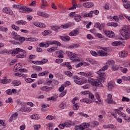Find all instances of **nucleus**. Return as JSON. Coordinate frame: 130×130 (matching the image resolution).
Here are the masks:
<instances>
[{
  "label": "nucleus",
  "instance_id": "obj_50",
  "mask_svg": "<svg viewBox=\"0 0 130 130\" xmlns=\"http://www.w3.org/2000/svg\"><path fill=\"white\" fill-rule=\"evenodd\" d=\"M90 53L93 56H97L98 55V52H96L94 51H90Z\"/></svg>",
  "mask_w": 130,
  "mask_h": 130
},
{
  "label": "nucleus",
  "instance_id": "obj_26",
  "mask_svg": "<svg viewBox=\"0 0 130 130\" xmlns=\"http://www.w3.org/2000/svg\"><path fill=\"white\" fill-rule=\"evenodd\" d=\"M51 29L56 32H58V30H60V27L58 26H53L51 27Z\"/></svg>",
  "mask_w": 130,
  "mask_h": 130
},
{
  "label": "nucleus",
  "instance_id": "obj_31",
  "mask_svg": "<svg viewBox=\"0 0 130 130\" xmlns=\"http://www.w3.org/2000/svg\"><path fill=\"white\" fill-rule=\"evenodd\" d=\"M119 70L121 71V72H122V73H123L124 74H126V72H127V69L123 67H120Z\"/></svg>",
  "mask_w": 130,
  "mask_h": 130
},
{
  "label": "nucleus",
  "instance_id": "obj_15",
  "mask_svg": "<svg viewBox=\"0 0 130 130\" xmlns=\"http://www.w3.org/2000/svg\"><path fill=\"white\" fill-rule=\"evenodd\" d=\"M60 38L62 41H70L71 40V38L68 36H60Z\"/></svg>",
  "mask_w": 130,
  "mask_h": 130
},
{
  "label": "nucleus",
  "instance_id": "obj_7",
  "mask_svg": "<svg viewBox=\"0 0 130 130\" xmlns=\"http://www.w3.org/2000/svg\"><path fill=\"white\" fill-rule=\"evenodd\" d=\"M3 12L5 14H8V15H11V16H13V15H14L13 11L10 9V8H9L8 7H5L4 8H3Z\"/></svg>",
  "mask_w": 130,
  "mask_h": 130
},
{
  "label": "nucleus",
  "instance_id": "obj_60",
  "mask_svg": "<svg viewBox=\"0 0 130 130\" xmlns=\"http://www.w3.org/2000/svg\"><path fill=\"white\" fill-rule=\"evenodd\" d=\"M48 61L47 59H43L41 61V64H44V63H46Z\"/></svg>",
  "mask_w": 130,
  "mask_h": 130
},
{
  "label": "nucleus",
  "instance_id": "obj_14",
  "mask_svg": "<svg viewBox=\"0 0 130 130\" xmlns=\"http://www.w3.org/2000/svg\"><path fill=\"white\" fill-rule=\"evenodd\" d=\"M120 57H126L127 56V52L125 51H122L119 53Z\"/></svg>",
  "mask_w": 130,
  "mask_h": 130
},
{
  "label": "nucleus",
  "instance_id": "obj_35",
  "mask_svg": "<svg viewBox=\"0 0 130 130\" xmlns=\"http://www.w3.org/2000/svg\"><path fill=\"white\" fill-rule=\"evenodd\" d=\"M16 50L17 52V53H18L19 52H23V53H26V51L19 48H16Z\"/></svg>",
  "mask_w": 130,
  "mask_h": 130
},
{
  "label": "nucleus",
  "instance_id": "obj_13",
  "mask_svg": "<svg viewBox=\"0 0 130 130\" xmlns=\"http://www.w3.org/2000/svg\"><path fill=\"white\" fill-rule=\"evenodd\" d=\"M61 66L62 67H67L68 69H69V70H72V66H71L70 62H63L61 64Z\"/></svg>",
  "mask_w": 130,
  "mask_h": 130
},
{
  "label": "nucleus",
  "instance_id": "obj_51",
  "mask_svg": "<svg viewBox=\"0 0 130 130\" xmlns=\"http://www.w3.org/2000/svg\"><path fill=\"white\" fill-rule=\"evenodd\" d=\"M12 29H14V30H16V31H19V30H20L19 26H17L15 25H12Z\"/></svg>",
  "mask_w": 130,
  "mask_h": 130
},
{
  "label": "nucleus",
  "instance_id": "obj_38",
  "mask_svg": "<svg viewBox=\"0 0 130 130\" xmlns=\"http://www.w3.org/2000/svg\"><path fill=\"white\" fill-rule=\"evenodd\" d=\"M46 119H49V120H52V119H55V116H52L50 115H49L47 117Z\"/></svg>",
  "mask_w": 130,
  "mask_h": 130
},
{
  "label": "nucleus",
  "instance_id": "obj_33",
  "mask_svg": "<svg viewBox=\"0 0 130 130\" xmlns=\"http://www.w3.org/2000/svg\"><path fill=\"white\" fill-rule=\"evenodd\" d=\"M14 71L15 72H19L21 71V67H18L17 65H15L14 67Z\"/></svg>",
  "mask_w": 130,
  "mask_h": 130
},
{
  "label": "nucleus",
  "instance_id": "obj_55",
  "mask_svg": "<svg viewBox=\"0 0 130 130\" xmlns=\"http://www.w3.org/2000/svg\"><path fill=\"white\" fill-rule=\"evenodd\" d=\"M85 103H87V104H91L93 101L92 100L89 99H85Z\"/></svg>",
  "mask_w": 130,
  "mask_h": 130
},
{
  "label": "nucleus",
  "instance_id": "obj_62",
  "mask_svg": "<svg viewBox=\"0 0 130 130\" xmlns=\"http://www.w3.org/2000/svg\"><path fill=\"white\" fill-rule=\"evenodd\" d=\"M34 70H36V71H42V68L37 66L36 67H34Z\"/></svg>",
  "mask_w": 130,
  "mask_h": 130
},
{
  "label": "nucleus",
  "instance_id": "obj_39",
  "mask_svg": "<svg viewBox=\"0 0 130 130\" xmlns=\"http://www.w3.org/2000/svg\"><path fill=\"white\" fill-rule=\"evenodd\" d=\"M74 82L77 85H83L84 84V82L80 80H74Z\"/></svg>",
  "mask_w": 130,
  "mask_h": 130
},
{
  "label": "nucleus",
  "instance_id": "obj_52",
  "mask_svg": "<svg viewBox=\"0 0 130 130\" xmlns=\"http://www.w3.org/2000/svg\"><path fill=\"white\" fill-rule=\"evenodd\" d=\"M64 84H62L61 87L59 88V92H62L63 90H64Z\"/></svg>",
  "mask_w": 130,
  "mask_h": 130
},
{
  "label": "nucleus",
  "instance_id": "obj_18",
  "mask_svg": "<svg viewBox=\"0 0 130 130\" xmlns=\"http://www.w3.org/2000/svg\"><path fill=\"white\" fill-rule=\"evenodd\" d=\"M18 114L17 113H15L14 114H13L11 117L9 118V121L10 122H12V121H13V118H14V119H16V118H17V116H18Z\"/></svg>",
  "mask_w": 130,
  "mask_h": 130
},
{
  "label": "nucleus",
  "instance_id": "obj_34",
  "mask_svg": "<svg viewBox=\"0 0 130 130\" xmlns=\"http://www.w3.org/2000/svg\"><path fill=\"white\" fill-rule=\"evenodd\" d=\"M94 27H96V28H98V29H99V30H102V26H101V24H100L99 22L96 23Z\"/></svg>",
  "mask_w": 130,
  "mask_h": 130
},
{
  "label": "nucleus",
  "instance_id": "obj_30",
  "mask_svg": "<svg viewBox=\"0 0 130 130\" xmlns=\"http://www.w3.org/2000/svg\"><path fill=\"white\" fill-rule=\"evenodd\" d=\"M25 54H26V53H23L22 54H20L16 55V57L17 58H24V57H26V55H25Z\"/></svg>",
  "mask_w": 130,
  "mask_h": 130
},
{
  "label": "nucleus",
  "instance_id": "obj_3",
  "mask_svg": "<svg viewBox=\"0 0 130 130\" xmlns=\"http://www.w3.org/2000/svg\"><path fill=\"white\" fill-rule=\"evenodd\" d=\"M19 42L21 43H23L24 41H37L38 40L36 38H25L24 37H20L19 39Z\"/></svg>",
  "mask_w": 130,
  "mask_h": 130
},
{
  "label": "nucleus",
  "instance_id": "obj_32",
  "mask_svg": "<svg viewBox=\"0 0 130 130\" xmlns=\"http://www.w3.org/2000/svg\"><path fill=\"white\" fill-rule=\"evenodd\" d=\"M122 79L123 81H125L126 82H130V76H128V77H125V76H123L122 77Z\"/></svg>",
  "mask_w": 130,
  "mask_h": 130
},
{
  "label": "nucleus",
  "instance_id": "obj_45",
  "mask_svg": "<svg viewBox=\"0 0 130 130\" xmlns=\"http://www.w3.org/2000/svg\"><path fill=\"white\" fill-rule=\"evenodd\" d=\"M88 97L89 98H90V100H91V101H93V100H94V94H93V93H88Z\"/></svg>",
  "mask_w": 130,
  "mask_h": 130
},
{
  "label": "nucleus",
  "instance_id": "obj_8",
  "mask_svg": "<svg viewBox=\"0 0 130 130\" xmlns=\"http://www.w3.org/2000/svg\"><path fill=\"white\" fill-rule=\"evenodd\" d=\"M89 126L90 124L88 123H83L79 126V128L80 130H84L85 128H88V127H89Z\"/></svg>",
  "mask_w": 130,
  "mask_h": 130
},
{
  "label": "nucleus",
  "instance_id": "obj_63",
  "mask_svg": "<svg viewBox=\"0 0 130 130\" xmlns=\"http://www.w3.org/2000/svg\"><path fill=\"white\" fill-rule=\"evenodd\" d=\"M6 94L7 95H12V89H8L6 91Z\"/></svg>",
  "mask_w": 130,
  "mask_h": 130
},
{
  "label": "nucleus",
  "instance_id": "obj_28",
  "mask_svg": "<svg viewBox=\"0 0 130 130\" xmlns=\"http://www.w3.org/2000/svg\"><path fill=\"white\" fill-rule=\"evenodd\" d=\"M48 89H50V90H51V89H52V87L46 86H42L41 87V90H42V91H45L46 90H48Z\"/></svg>",
  "mask_w": 130,
  "mask_h": 130
},
{
  "label": "nucleus",
  "instance_id": "obj_59",
  "mask_svg": "<svg viewBox=\"0 0 130 130\" xmlns=\"http://www.w3.org/2000/svg\"><path fill=\"white\" fill-rule=\"evenodd\" d=\"M95 98L97 100H98L99 102H101V99H100V95L98 93L95 94Z\"/></svg>",
  "mask_w": 130,
  "mask_h": 130
},
{
  "label": "nucleus",
  "instance_id": "obj_11",
  "mask_svg": "<svg viewBox=\"0 0 130 130\" xmlns=\"http://www.w3.org/2000/svg\"><path fill=\"white\" fill-rule=\"evenodd\" d=\"M31 110V108L27 107H22L20 109V111H21V112H30Z\"/></svg>",
  "mask_w": 130,
  "mask_h": 130
},
{
  "label": "nucleus",
  "instance_id": "obj_20",
  "mask_svg": "<svg viewBox=\"0 0 130 130\" xmlns=\"http://www.w3.org/2000/svg\"><path fill=\"white\" fill-rule=\"evenodd\" d=\"M112 46H118V45H122V43L120 41H116L112 43Z\"/></svg>",
  "mask_w": 130,
  "mask_h": 130
},
{
  "label": "nucleus",
  "instance_id": "obj_4",
  "mask_svg": "<svg viewBox=\"0 0 130 130\" xmlns=\"http://www.w3.org/2000/svg\"><path fill=\"white\" fill-rule=\"evenodd\" d=\"M120 33L122 36H123V37H124L125 39H129L130 36L129 34H128V29L127 28V27L126 29H122L120 31Z\"/></svg>",
  "mask_w": 130,
  "mask_h": 130
},
{
  "label": "nucleus",
  "instance_id": "obj_44",
  "mask_svg": "<svg viewBox=\"0 0 130 130\" xmlns=\"http://www.w3.org/2000/svg\"><path fill=\"white\" fill-rule=\"evenodd\" d=\"M114 86H113V84L112 83H108V88L109 89V90H112Z\"/></svg>",
  "mask_w": 130,
  "mask_h": 130
},
{
  "label": "nucleus",
  "instance_id": "obj_58",
  "mask_svg": "<svg viewBox=\"0 0 130 130\" xmlns=\"http://www.w3.org/2000/svg\"><path fill=\"white\" fill-rule=\"evenodd\" d=\"M65 74L67 76H68V77H72V76H73V73L70 71L65 72Z\"/></svg>",
  "mask_w": 130,
  "mask_h": 130
},
{
  "label": "nucleus",
  "instance_id": "obj_41",
  "mask_svg": "<svg viewBox=\"0 0 130 130\" xmlns=\"http://www.w3.org/2000/svg\"><path fill=\"white\" fill-rule=\"evenodd\" d=\"M97 125H99V122L95 121L93 122V125H91V127H96Z\"/></svg>",
  "mask_w": 130,
  "mask_h": 130
},
{
  "label": "nucleus",
  "instance_id": "obj_12",
  "mask_svg": "<svg viewBox=\"0 0 130 130\" xmlns=\"http://www.w3.org/2000/svg\"><path fill=\"white\" fill-rule=\"evenodd\" d=\"M98 55H99V56H107L108 54L104 52V51L102 50H99L98 51Z\"/></svg>",
  "mask_w": 130,
  "mask_h": 130
},
{
  "label": "nucleus",
  "instance_id": "obj_43",
  "mask_svg": "<svg viewBox=\"0 0 130 130\" xmlns=\"http://www.w3.org/2000/svg\"><path fill=\"white\" fill-rule=\"evenodd\" d=\"M79 47V45L78 44H73L71 45L69 47V48H78Z\"/></svg>",
  "mask_w": 130,
  "mask_h": 130
},
{
  "label": "nucleus",
  "instance_id": "obj_40",
  "mask_svg": "<svg viewBox=\"0 0 130 130\" xmlns=\"http://www.w3.org/2000/svg\"><path fill=\"white\" fill-rule=\"evenodd\" d=\"M79 115L80 116H82L83 117H89V115L85 114L83 112L79 113Z\"/></svg>",
  "mask_w": 130,
  "mask_h": 130
},
{
  "label": "nucleus",
  "instance_id": "obj_49",
  "mask_svg": "<svg viewBox=\"0 0 130 130\" xmlns=\"http://www.w3.org/2000/svg\"><path fill=\"white\" fill-rule=\"evenodd\" d=\"M12 52H11V54L12 55V56H15V55H16V54H18V52H17V50H11Z\"/></svg>",
  "mask_w": 130,
  "mask_h": 130
},
{
  "label": "nucleus",
  "instance_id": "obj_47",
  "mask_svg": "<svg viewBox=\"0 0 130 130\" xmlns=\"http://www.w3.org/2000/svg\"><path fill=\"white\" fill-rule=\"evenodd\" d=\"M107 64H109V66H111L112 67L113 66H114V60H109L107 62Z\"/></svg>",
  "mask_w": 130,
  "mask_h": 130
},
{
  "label": "nucleus",
  "instance_id": "obj_19",
  "mask_svg": "<svg viewBox=\"0 0 130 130\" xmlns=\"http://www.w3.org/2000/svg\"><path fill=\"white\" fill-rule=\"evenodd\" d=\"M12 84L13 85V86H16L18 87V86H20V85H21V81H18V80H14L12 82Z\"/></svg>",
  "mask_w": 130,
  "mask_h": 130
},
{
  "label": "nucleus",
  "instance_id": "obj_29",
  "mask_svg": "<svg viewBox=\"0 0 130 130\" xmlns=\"http://www.w3.org/2000/svg\"><path fill=\"white\" fill-rule=\"evenodd\" d=\"M0 83L6 85V84H8V79L6 78L4 79H0Z\"/></svg>",
  "mask_w": 130,
  "mask_h": 130
},
{
  "label": "nucleus",
  "instance_id": "obj_46",
  "mask_svg": "<svg viewBox=\"0 0 130 130\" xmlns=\"http://www.w3.org/2000/svg\"><path fill=\"white\" fill-rule=\"evenodd\" d=\"M122 101L123 102H124L125 101H126V102H129V99L124 97V96H123L122 99Z\"/></svg>",
  "mask_w": 130,
  "mask_h": 130
},
{
  "label": "nucleus",
  "instance_id": "obj_24",
  "mask_svg": "<svg viewBox=\"0 0 130 130\" xmlns=\"http://www.w3.org/2000/svg\"><path fill=\"white\" fill-rule=\"evenodd\" d=\"M16 24L17 25H26L27 24V22L24 20H19L16 21Z\"/></svg>",
  "mask_w": 130,
  "mask_h": 130
},
{
  "label": "nucleus",
  "instance_id": "obj_10",
  "mask_svg": "<svg viewBox=\"0 0 130 130\" xmlns=\"http://www.w3.org/2000/svg\"><path fill=\"white\" fill-rule=\"evenodd\" d=\"M71 60H73V61H80V59L79 58H78V57L77 56V54L72 53V55H71Z\"/></svg>",
  "mask_w": 130,
  "mask_h": 130
},
{
  "label": "nucleus",
  "instance_id": "obj_21",
  "mask_svg": "<svg viewBox=\"0 0 130 130\" xmlns=\"http://www.w3.org/2000/svg\"><path fill=\"white\" fill-rule=\"evenodd\" d=\"M52 31L51 30H45L44 32H43L42 35L44 36H47V35H49V34H51Z\"/></svg>",
  "mask_w": 130,
  "mask_h": 130
},
{
  "label": "nucleus",
  "instance_id": "obj_64",
  "mask_svg": "<svg viewBox=\"0 0 130 130\" xmlns=\"http://www.w3.org/2000/svg\"><path fill=\"white\" fill-rule=\"evenodd\" d=\"M46 25H45V24L42 23H40L39 28H46Z\"/></svg>",
  "mask_w": 130,
  "mask_h": 130
},
{
  "label": "nucleus",
  "instance_id": "obj_1",
  "mask_svg": "<svg viewBox=\"0 0 130 130\" xmlns=\"http://www.w3.org/2000/svg\"><path fill=\"white\" fill-rule=\"evenodd\" d=\"M108 69V65L104 66L102 69L96 72V74L99 75L98 79L100 80L101 82H105L106 80V74L104 73V71H106Z\"/></svg>",
  "mask_w": 130,
  "mask_h": 130
},
{
  "label": "nucleus",
  "instance_id": "obj_23",
  "mask_svg": "<svg viewBox=\"0 0 130 130\" xmlns=\"http://www.w3.org/2000/svg\"><path fill=\"white\" fill-rule=\"evenodd\" d=\"M26 10H27V7L21 6L19 12L20 13H26Z\"/></svg>",
  "mask_w": 130,
  "mask_h": 130
},
{
  "label": "nucleus",
  "instance_id": "obj_54",
  "mask_svg": "<svg viewBox=\"0 0 130 130\" xmlns=\"http://www.w3.org/2000/svg\"><path fill=\"white\" fill-rule=\"evenodd\" d=\"M88 61L89 62H90V63H91V64H95V63H96V61L93 59L89 58L88 59Z\"/></svg>",
  "mask_w": 130,
  "mask_h": 130
},
{
  "label": "nucleus",
  "instance_id": "obj_57",
  "mask_svg": "<svg viewBox=\"0 0 130 130\" xmlns=\"http://www.w3.org/2000/svg\"><path fill=\"white\" fill-rule=\"evenodd\" d=\"M66 94H67V91H64L59 94V97L60 98H61V97H63V96L66 95Z\"/></svg>",
  "mask_w": 130,
  "mask_h": 130
},
{
  "label": "nucleus",
  "instance_id": "obj_17",
  "mask_svg": "<svg viewBox=\"0 0 130 130\" xmlns=\"http://www.w3.org/2000/svg\"><path fill=\"white\" fill-rule=\"evenodd\" d=\"M74 19L76 22H80V21L82 20V16L78 14H75L74 16Z\"/></svg>",
  "mask_w": 130,
  "mask_h": 130
},
{
  "label": "nucleus",
  "instance_id": "obj_22",
  "mask_svg": "<svg viewBox=\"0 0 130 130\" xmlns=\"http://www.w3.org/2000/svg\"><path fill=\"white\" fill-rule=\"evenodd\" d=\"M87 17H89V18L93 17V11H91L89 13L83 15V18H87Z\"/></svg>",
  "mask_w": 130,
  "mask_h": 130
},
{
  "label": "nucleus",
  "instance_id": "obj_5",
  "mask_svg": "<svg viewBox=\"0 0 130 130\" xmlns=\"http://www.w3.org/2000/svg\"><path fill=\"white\" fill-rule=\"evenodd\" d=\"M104 33L105 35L107 36V37H109V38H114V36H115L114 32H113V31L104 30Z\"/></svg>",
  "mask_w": 130,
  "mask_h": 130
},
{
  "label": "nucleus",
  "instance_id": "obj_37",
  "mask_svg": "<svg viewBox=\"0 0 130 130\" xmlns=\"http://www.w3.org/2000/svg\"><path fill=\"white\" fill-rule=\"evenodd\" d=\"M118 69H119V67L116 65H113L112 67V71H118Z\"/></svg>",
  "mask_w": 130,
  "mask_h": 130
},
{
  "label": "nucleus",
  "instance_id": "obj_61",
  "mask_svg": "<svg viewBox=\"0 0 130 130\" xmlns=\"http://www.w3.org/2000/svg\"><path fill=\"white\" fill-rule=\"evenodd\" d=\"M63 61V59H56L55 62L56 63H61Z\"/></svg>",
  "mask_w": 130,
  "mask_h": 130
},
{
  "label": "nucleus",
  "instance_id": "obj_56",
  "mask_svg": "<svg viewBox=\"0 0 130 130\" xmlns=\"http://www.w3.org/2000/svg\"><path fill=\"white\" fill-rule=\"evenodd\" d=\"M4 53H7L8 54H10V52L8 50H2L0 51V54H4Z\"/></svg>",
  "mask_w": 130,
  "mask_h": 130
},
{
  "label": "nucleus",
  "instance_id": "obj_27",
  "mask_svg": "<svg viewBox=\"0 0 130 130\" xmlns=\"http://www.w3.org/2000/svg\"><path fill=\"white\" fill-rule=\"evenodd\" d=\"M55 50H57V47H52V48H48L47 49V51H48V52H54V51H55Z\"/></svg>",
  "mask_w": 130,
  "mask_h": 130
},
{
  "label": "nucleus",
  "instance_id": "obj_25",
  "mask_svg": "<svg viewBox=\"0 0 130 130\" xmlns=\"http://www.w3.org/2000/svg\"><path fill=\"white\" fill-rule=\"evenodd\" d=\"M103 127L105 128H114L115 126L113 125V124H108V125L105 124L103 125Z\"/></svg>",
  "mask_w": 130,
  "mask_h": 130
},
{
  "label": "nucleus",
  "instance_id": "obj_36",
  "mask_svg": "<svg viewBox=\"0 0 130 130\" xmlns=\"http://www.w3.org/2000/svg\"><path fill=\"white\" fill-rule=\"evenodd\" d=\"M59 107L62 109H64V108L67 107V104L66 103H61L59 105Z\"/></svg>",
  "mask_w": 130,
  "mask_h": 130
},
{
  "label": "nucleus",
  "instance_id": "obj_16",
  "mask_svg": "<svg viewBox=\"0 0 130 130\" xmlns=\"http://www.w3.org/2000/svg\"><path fill=\"white\" fill-rule=\"evenodd\" d=\"M30 118H31V119H36V120H38L39 119H40V116H39L38 114H34L31 115Z\"/></svg>",
  "mask_w": 130,
  "mask_h": 130
},
{
  "label": "nucleus",
  "instance_id": "obj_42",
  "mask_svg": "<svg viewBox=\"0 0 130 130\" xmlns=\"http://www.w3.org/2000/svg\"><path fill=\"white\" fill-rule=\"evenodd\" d=\"M21 6L22 5H13V8H14V9H16L17 10H19L20 11Z\"/></svg>",
  "mask_w": 130,
  "mask_h": 130
},
{
  "label": "nucleus",
  "instance_id": "obj_9",
  "mask_svg": "<svg viewBox=\"0 0 130 130\" xmlns=\"http://www.w3.org/2000/svg\"><path fill=\"white\" fill-rule=\"evenodd\" d=\"M83 6L86 9H90L92 8V7H94V3L92 2H87L83 3Z\"/></svg>",
  "mask_w": 130,
  "mask_h": 130
},
{
  "label": "nucleus",
  "instance_id": "obj_53",
  "mask_svg": "<svg viewBox=\"0 0 130 130\" xmlns=\"http://www.w3.org/2000/svg\"><path fill=\"white\" fill-rule=\"evenodd\" d=\"M79 74L80 75V76H83L84 77H88V76H90L89 74L84 72H80Z\"/></svg>",
  "mask_w": 130,
  "mask_h": 130
},
{
  "label": "nucleus",
  "instance_id": "obj_6",
  "mask_svg": "<svg viewBox=\"0 0 130 130\" xmlns=\"http://www.w3.org/2000/svg\"><path fill=\"white\" fill-rule=\"evenodd\" d=\"M77 100H79V98L78 97H75L72 100V103L73 104H74V110H78L79 109V105H78L77 103H76V101Z\"/></svg>",
  "mask_w": 130,
  "mask_h": 130
},
{
  "label": "nucleus",
  "instance_id": "obj_2",
  "mask_svg": "<svg viewBox=\"0 0 130 130\" xmlns=\"http://www.w3.org/2000/svg\"><path fill=\"white\" fill-rule=\"evenodd\" d=\"M88 81V83L91 84L92 86H94L95 87H100V88H102L103 87V84L101 83V80L99 79H94L91 77H89Z\"/></svg>",
  "mask_w": 130,
  "mask_h": 130
},
{
  "label": "nucleus",
  "instance_id": "obj_48",
  "mask_svg": "<svg viewBox=\"0 0 130 130\" xmlns=\"http://www.w3.org/2000/svg\"><path fill=\"white\" fill-rule=\"evenodd\" d=\"M34 127L35 128V130H39V128L41 127V125L40 124L35 125L34 126Z\"/></svg>",
  "mask_w": 130,
  "mask_h": 130
}]
</instances>
